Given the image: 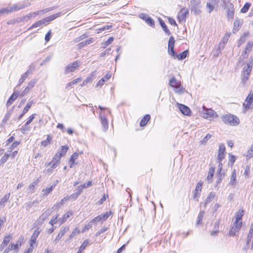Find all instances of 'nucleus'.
<instances>
[{
	"instance_id": "51",
	"label": "nucleus",
	"mask_w": 253,
	"mask_h": 253,
	"mask_svg": "<svg viewBox=\"0 0 253 253\" xmlns=\"http://www.w3.org/2000/svg\"><path fill=\"white\" fill-rule=\"evenodd\" d=\"M146 23L149 25L150 26L154 28L155 27V21L154 20L150 17V16L149 18H147L146 19Z\"/></svg>"
},
{
	"instance_id": "4",
	"label": "nucleus",
	"mask_w": 253,
	"mask_h": 253,
	"mask_svg": "<svg viewBox=\"0 0 253 253\" xmlns=\"http://www.w3.org/2000/svg\"><path fill=\"white\" fill-rule=\"evenodd\" d=\"M252 66L248 63L243 69L242 71V82L245 84L249 79V77L251 74Z\"/></svg>"
},
{
	"instance_id": "26",
	"label": "nucleus",
	"mask_w": 253,
	"mask_h": 253,
	"mask_svg": "<svg viewBox=\"0 0 253 253\" xmlns=\"http://www.w3.org/2000/svg\"><path fill=\"white\" fill-rule=\"evenodd\" d=\"M221 161H218V162L219 163L218 167L217 169V173H218V175H219V178H218V181H217V182H218V183H219L221 181L222 177H223L224 176V174H222L221 173V171L222 170V164L221 163Z\"/></svg>"
},
{
	"instance_id": "21",
	"label": "nucleus",
	"mask_w": 253,
	"mask_h": 253,
	"mask_svg": "<svg viewBox=\"0 0 253 253\" xmlns=\"http://www.w3.org/2000/svg\"><path fill=\"white\" fill-rule=\"evenodd\" d=\"M151 118L150 115L149 114L145 115L143 118L141 120L140 122V126L141 127H143L146 125L148 121Z\"/></svg>"
},
{
	"instance_id": "24",
	"label": "nucleus",
	"mask_w": 253,
	"mask_h": 253,
	"mask_svg": "<svg viewBox=\"0 0 253 253\" xmlns=\"http://www.w3.org/2000/svg\"><path fill=\"white\" fill-rule=\"evenodd\" d=\"M10 197V193L5 194L0 200V206L4 208L5 206V203L9 200Z\"/></svg>"
},
{
	"instance_id": "48",
	"label": "nucleus",
	"mask_w": 253,
	"mask_h": 253,
	"mask_svg": "<svg viewBox=\"0 0 253 253\" xmlns=\"http://www.w3.org/2000/svg\"><path fill=\"white\" fill-rule=\"evenodd\" d=\"M230 36V34H229V33L225 34L224 36L221 39V40L220 42L222 43V44H224L225 45V44H226V43L227 42H228V41L229 40V38Z\"/></svg>"
},
{
	"instance_id": "18",
	"label": "nucleus",
	"mask_w": 253,
	"mask_h": 253,
	"mask_svg": "<svg viewBox=\"0 0 253 253\" xmlns=\"http://www.w3.org/2000/svg\"><path fill=\"white\" fill-rule=\"evenodd\" d=\"M158 20L161 26L162 27V29H163L165 33L167 35H169L170 34V32L169 29L168 28L164 20L162 19L161 18H159Z\"/></svg>"
},
{
	"instance_id": "56",
	"label": "nucleus",
	"mask_w": 253,
	"mask_h": 253,
	"mask_svg": "<svg viewBox=\"0 0 253 253\" xmlns=\"http://www.w3.org/2000/svg\"><path fill=\"white\" fill-rule=\"evenodd\" d=\"M68 147L67 146H62L61 147V151L60 152H57L58 153L61 154V156H64L67 153V150H68Z\"/></svg>"
},
{
	"instance_id": "59",
	"label": "nucleus",
	"mask_w": 253,
	"mask_h": 253,
	"mask_svg": "<svg viewBox=\"0 0 253 253\" xmlns=\"http://www.w3.org/2000/svg\"><path fill=\"white\" fill-rule=\"evenodd\" d=\"M169 53L174 58H176V57L177 56V53L174 50L173 48H169L168 49Z\"/></svg>"
},
{
	"instance_id": "55",
	"label": "nucleus",
	"mask_w": 253,
	"mask_h": 253,
	"mask_svg": "<svg viewBox=\"0 0 253 253\" xmlns=\"http://www.w3.org/2000/svg\"><path fill=\"white\" fill-rule=\"evenodd\" d=\"M253 156V144L251 146L248 151L247 158L250 159Z\"/></svg>"
},
{
	"instance_id": "36",
	"label": "nucleus",
	"mask_w": 253,
	"mask_h": 253,
	"mask_svg": "<svg viewBox=\"0 0 253 253\" xmlns=\"http://www.w3.org/2000/svg\"><path fill=\"white\" fill-rule=\"evenodd\" d=\"M112 214L111 211H110L109 212H106L103 214H101L99 215V216L100 217V220L102 221H106L107 218L109 217L110 215Z\"/></svg>"
},
{
	"instance_id": "63",
	"label": "nucleus",
	"mask_w": 253,
	"mask_h": 253,
	"mask_svg": "<svg viewBox=\"0 0 253 253\" xmlns=\"http://www.w3.org/2000/svg\"><path fill=\"white\" fill-rule=\"evenodd\" d=\"M51 213V211L50 209L46 210L42 214L43 219H44L46 217L48 216Z\"/></svg>"
},
{
	"instance_id": "64",
	"label": "nucleus",
	"mask_w": 253,
	"mask_h": 253,
	"mask_svg": "<svg viewBox=\"0 0 253 253\" xmlns=\"http://www.w3.org/2000/svg\"><path fill=\"white\" fill-rule=\"evenodd\" d=\"M149 16L148 14L143 13H141L139 15V17L145 22L146 21L147 18H149Z\"/></svg>"
},
{
	"instance_id": "57",
	"label": "nucleus",
	"mask_w": 253,
	"mask_h": 253,
	"mask_svg": "<svg viewBox=\"0 0 253 253\" xmlns=\"http://www.w3.org/2000/svg\"><path fill=\"white\" fill-rule=\"evenodd\" d=\"M32 104V101H29L23 110V113H26L29 111V109L31 108Z\"/></svg>"
},
{
	"instance_id": "58",
	"label": "nucleus",
	"mask_w": 253,
	"mask_h": 253,
	"mask_svg": "<svg viewBox=\"0 0 253 253\" xmlns=\"http://www.w3.org/2000/svg\"><path fill=\"white\" fill-rule=\"evenodd\" d=\"M253 44L250 42H249L246 46V48L244 51H246V53H249L251 51L252 47Z\"/></svg>"
},
{
	"instance_id": "28",
	"label": "nucleus",
	"mask_w": 253,
	"mask_h": 253,
	"mask_svg": "<svg viewBox=\"0 0 253 253\" xmlns=\"http://www.w3.org/2000/svg\"><path fill=\"white\" fill-rule=\"evenodd\" d=\"M80 232L79 228L78 227H76L74 230L72 231L71 235L69 236V239H67L65 242H68L69 241L71 240L73 238H74L75 236H76L77 235L79 234Z\"/></svg>"
},
{
	"instance_id": "49",
	"label": "nucleus",
	"mask_w": 253,
	"mask_h": 253,
	"mask_svg": "<svg viewBox=\"0 0 253 253\" xmlns=\"http://www.w3.org/2000/svg\"><path fill=\"white\" fill-rule=\"evenodd\" d=\"M36 84L35 81H31L28 85L25 88V91L28 92L33 88Z\"/></svg>"
},
{
	"instance_id": "38",
	"label": "nucleus",
	"mask_w": 253,
	"mask_h": 253,
	"mask_svg": "<svg viewBox=\"0 0 253 253\" xmlns=\"http://www.w3.org/2000/svg\"><path fill=\"white\" fill-rule=\"evenodd\" d=\"M81 81V79L80 78H78L74 80L72 82H69L66 84V88L69 89V87H71L73 85L79 83Z\"/></svg>"
},
{
	"instance_id": "60",
	"label": "nucleus",
	"mask_w": 253,
	"mask_h": 253,
	"mask_svg": "<svg viewBox=\"0 0 253 253\" xmlns=\"http://www.w3.org/2000/svg\"><path fill=\"white\" fill-rule=\"evenodd\" d=\"M58 216L59 215H56L55 216H53L52 219L49 222V223L53 226L54 224L57 223Z\"/></svg>"
},
{
	"instance_id": "44",
	"label": "nucleus",
	"mask_w": 253,
	"mask_h": 253,
	"mask_svg": "<svg viewBox=\"0 0 253 253\" xmlns=\"http://www.w3.org/2000/svg\"><path fill=\"white\" fill-rule=\"evenodd\" d=\"M204 215H205L204 211H202L200 212V213L198 215V219H197V223H196L197 225H199V224H200L202 223L203 218L204 216Z\"/></svg>"
},
{
	"instance_id": "5",
	"label": "nucleus",
	"mask_w": 253,
	"mask_h": 253,
	"mask_svg": "<svg viewBox=\"0 0 253 253\" xmlns=\"http://www.w3.org/2000/svg\"><path fill=\"white\" fill-rule=\"evenodd\" d=\"M200 0H191L190 1V7L191 11L195 15L199 14L201 12L200 10Z\"/></svg>"
},
{
	"instance_id": "61",
	"label": "nucleus",
	"mask_w": 253,
	"mask_h": 253,
	"mask_svg": "<svg viewBox=\"0 0 253 253\" xmlns=\"http://www.w3.org/2000/svg\"><path fill=\"white\" fill-rule=\"evenodd\" d=\"M35 115H36V114H34L32 115L31 116H30L29 117L28 120L27 121V122H26V123L25 124V126H27L28 125H29L33 121V120L35 118Z\"/></svg>"
},
{
	"instance_id": "33",
	"label": "nucleus",
	"mask_w": 253,
	"mask_h": 253,
	"mask_svg": "<svg viewBox=\"0 0 253 253\" xmlns=\"http://www.w3.org/2000/svg\"><path fill=\"white\" fill-rule=\"evenodd\" d=\"M94 42V39L92 38H90L89 39L84 41V42H82L80 43H79V45L80 47L86 46L87 45H88L91 43H92Z\"/></svg>"
},
{
	"instance_id": "53",
	"label": "nucleus",
	"mask_w": 253,
	"mask_h": 253,
	"mask_svg": "<svg viewBox=\"0 0 253 253\" xmlns=\"http://www.w3.org/2000/svg\"><path fill=\"white\" fill-rule=\"evenodd\" d=\"M9 156L10 154L5 153L0 160V164L5 163L7 161Z\"/></svg>"
},
{
	"instance_id": "23",
	"label": "nucleus",
	"mask_w": 253,
	"mask_h": 253,
	"mask_svg": "<svg viewBox=\"0 0 253 253\" xmlns=\"http://www.w3.org/2000/svg\"><path fill=\"white\" fill-rule=\"evenodd\" d=\"M101 122L103 126V130L104 131H106L108 128V122L107 118L105 117L100 116Z\"/></svg>"
},
{
	"instance_id": "12",
	"label": "nucleus",
	"mask_w": 253,
	"mask_h": 253,
	"mask_svg": "<svg viewBox=\"0 0 253 253\" xmlns=\"http://www.w3.org/2000/svg\"><path fill=\"white\" fill-rule=\"evenodd\" d=\"M69 230L68 226H65L62 229L59 234L56 236V238L53 240V243L56 245L58 242L61 239V238L65 235V234Z\"/></svg>"
},
{
	"instance_id": "47",
	"label": "nucleus",
	"mask_w": 253,
	"mask_h": 253,
	"mask_svg": "<svg viewBox=\"0 0 253 253\" xmlns=\"http://www.w3.org/2000/svg\"><path fill=\"white\" fill-rule=\"evenodd\" d=\"M113 40L114 38L113 37H110L106 41L102 43V47L105 48L113 42Z\"/></svg>"
},
{
	"instance_id": "16",
	"label": "nucleus",
	"mask_w": 253,
	"mask_h": 253,
	"mask_svg": "<svg viewBox=\"0 0 253 253\" xmlns=\"http://www.w3.org/2000/svg\"><path fill=\"white\" fill-rule=\"evenodd\" d=\"M52 9V8H45V9H42V10H41L40 11H37L34 12L33 13H31L30 16H32V17H33V18H35L39 15H42L43 14L51 10Z\"/></svg>"
},
{
	"instance_id": "50",
	"label": "nucleus",
	"mask_w": 253,
	"mask_h": 253,
	"mask_svg": "<svg viewBox=\"0 0 253 253\" xmlns=\"http://www.w3.org/2000/svg\"><path fill=\"white\" fill-rule=\"evenodd\" d=\"M251 3H249V2H246L244 6L242 8V9H241V12H242V13H246L247 12L250 7L251 6Z\"/></svg>"
},
{
	"instance_id": "20",
	"label": "nucleus",
	"mask_w": 253,
	"mask_h": 253,
	"mask_svg": "<svg viewBox=\"0 0 253 253\" xmlns=\"http://www.w3.org/2000/svg\"><path fill=\"white\" fill-rule=\"evenodd\" d=\"M242 25V22L238 19H236L234 23L233 32L234 33L237 32Z\"/></svg>"
},
{
	"instance_id": "15",
	"label": "nucleus",
	"mask_w": 253,
	"mask_h": 253,
	"mask_svg": "<svg viewBox=\"0 0 253 253\" xmlns=\"http://www.w3.org/2000/svg\"><path fill=\"white\" fill-rule=\"evenodd\" d=\"M227 16L228 19H232L234 15V8L232 3H230L227 8Z\"/></svg>"
},
{
	"instance_id": "11",
	"label": "nucleus",
	"mask_w": 253,
	"mask_h": 253,
	"mask_svg": "<svg viewBox=\"0 0 253 253\" xmlns=\"http://www.w3.org/2000/svg\"><path fill=\"white\" fill-rule=\"evenodd\" d=\"M225 147L224 144H220L219 146L218 153L217 155V161H221L225 156Z\"/></svg>"
},
{
	"instance_id": "43",
	"label": "nucleus",
	"mask_w": 253,
	"mask_h": 253,
	"mask_svg": "<svg viewBox=\"0 0 253 253\" xmlns=\"http://www.w3.org/2000/svg\"><path fill=\"white\" fill-rule=\"evenodd\" d=\"M49 166L50 167L45 170V173L49 175L52 173L53 170L57 167V165L52 164H50Z\"/></svg>"
},
{
	"instance_id": "17",
	"label": "nucleus",
	"mask_w": 253,
	"mask_h": 253,
	"mask_svg": "<svg viewBox=\"0 0 253 253\" xmlns=\"http://www.w3.org/2000/svg\"><path fill=\"white\" fill-rule=\"evenodd\" d=\"M79 156V154L77 152L74 153L70 158L69 160V167L72 168L74 165L76 164V160Z\"/></svg>"
},
{
	"instance_id": "42",
	"label": "nucleus",
	"mask_w": 253,
	"mask_h": 253,
	"mask_svg": "<svg viewBox=\"0 0 253 253\" xmlns=\"http://www.w3.org/2000/svg\"><path fill=\"white\" fill-rule=\"evenodd\" d=\"M12 238V236L11 235L9 234L6 235L4 237L2 243L4 245H6L7 246Z\"/></svg>"
},
{
	"instance_id": "2",
	"label": "nucleus",
	"mask_w": 253,
	"mask_h": 253,
	"mask_svg": "<svg viewBox=\"0 0 253 253\" xmlns=\"http://www.w3.org/2000/svg\"><path fill=\"white\" fill-rule=\"evenodd\" d=\"M222 121L225 124L231 126L238 125L240 123L239 118L233 115L228 114L222 117Z\"/></svg>"
},
{
	"instance_id": "6",
	"label": "nucleus",
	"mask_w": 253,
	"mask_h": 253,
	"mask_svg": "<svg viewBox=\"0 0 253 253\" xmlns=\"http://www.w3.org/2000/svg\"><path fill=\"white\" fill-rule=\"evenodd\" d=\"M80 62L77 60L72 62L71 64L67 65L65 67V74H67L68 73L73 72L76 70V69L79 67L80 65Z\"/></svg>"
},
{
	"instance_id": "52",
	"label": "nucleus",
	"mask_w": 253,
	"mask_h": 253,
	"mask_svg": "<svg viewBox=\"0 0 253 253\" xmlns=\"http://www.w3.org/2000/svg\"><path fill=\"white\" fill-rule=\"evenodd\" d=\"M42 25V23L41 22V20H39L35 23H34L30 27L28 28V30H31L34 28L40 27Z\"/></svg>"
},
{
	"instance_id": "9",
	"label": "nucleus",
	"mask_w": 253,
	"mask_h": 253,
	"mask_svg": "<svg viewBox=\"0 0 253 253\" xmlns=\"http://www.w3.org/2000/svg\"><path fill=\"white\" fill-rule=\"evenodd\" d=\"M189 14L188 9H181L178 13L177 18L180 23L185 22Z\"/></svg>"
},
{
	"instance_id": "54",
	"label": "nucleus",
	"mask_w": 253,
	"mask_h": 253,
	"mask_svg": "<svg viewBox=\"0 0 253 253\" xmlns=\"http://www.w3.org/2000/svg\"><path fill=\"white\" fill-rule=\"evenodd\" d=\"M51 139V137H50L49 135H47V138L42 141V145L44 147L46 146L48 144H49Z\"/></svg>"
},
{
	"instance_id": "27",
	"label": "nucleus",
	"mask_w": 253,
	"mask_h": 253,
	"mask_svg": "<svg viewBox=\"0 0 253 253\" xmlns=\"http://www.w3.org/2000/svg\"><path fill=\"white\" fill-rule=\"evenodd\" d=\"M55 188V185H52L49 187H47L46 188L43 189L42 192H43L42 195L43 196H45L50 193L53 189Z\"/></svg>"
},
{
	"instance_id": "46",
	"label": "nucleus",
	"mask_w": 253,
	"mask_h": 253,
	"mask_svg": "<svg viewBox=\"0 0 253 253\" xmlns=\"http://www.w3.org/2000/svg\"><path fill=\"white\" fill-rule=\"evenodd\" d=\"M211 135L207 134L200 141L201 145H205L208 141L211 138Z\"/></svg>"
},
{
	"instance_id": "40",
	"label": "nucleus",
	"mask_w": 253,
	"mask_h": 253,
	"mask_svg": "<svg viewBox=\"0 0 253 253\" xmlns=\"http://www.w3.org/2000/svg\"><path fill=\"white\" fill-rule=\"evenodd\" d=\"M214 196H215V195L213 192H210L209 193L208 196L206 199V202L205 203L204 206L206 207V205L208 203H210L212 201V200L213 199V198H214Z\"/></svg>"
},
{
	"instance_id": "10",
	"label": "nucleus",
	"mask_w": 253,
	"mask_h": 253,
	"mask_svg": "<svg viewBox=\"0 0 253 253\" xmlns=\"http://www.w3.org/2000/svg\"><path fill=\"white\" fill-rule=\"evenodd\" d=\"M177 105L180 111L182 114L188 116L191 115V111L188 106L179 103H177Z\"/></svg>"
},
{
	"instance_id": "32",
	"label": "nucleus",
	"mask_w": 253,
	"mask_h": 253,
	"mask_svg": "<svg viewBox=\"0 0 253 253\" xmlns=\"http://www.w3.org/2000/svg\"><path fill=\"white\" fill-rule=\"evenodd\" d=\"M244 215V211L243 210H239L236 214V220L235 221L236 222H242V217Z\"/></svg>"
},
{
	"instance_id": "25",
	"label": "nucleus",
	"mask_w": 253,
	"mask_h": 253,
	"mask_svg": "<svg viewBox=\"0 0 253 253\" xmlns=\"http://www.w3.org/2000/svg\"><path fill=\"white\" fill-rule=\"evenodd\" d=\"M214 173V168L211 167L209 169L208 176L207 177V180L208 183H210L212 181V179Z\"/></svg>"
},
{
	"instance_id": "8",
	"label": "nucleus",
	"mask_w": 253,
	"mask_h": 253,
	"mask_svg": "<svg viewBox=\"0 0 253 253\" xmlns=\"http://www.w3.org/2000/svg\"><path fill=\"white\" fill-rule=\"evenodd\" d=\"M63 14L62 12H59L58 13H56L55 14H54L52 15H50L48 17H47L42 20H41V22L42 23V25H47L50 22L54 20L56 18L59 17Z\"/></svg>"
},
{
	"instance_id": "19",
	"label": "nucleus",
	"mask_w": 253,
	"mask_h": 253,
	"mask_svg": "<svg viewBox=\"0 0 253 253\" xmlns=\"http://www.w3.org/2000/svg\"><path fill=\"white\" fill-rule=\"evenodd\" d=\"M236 171L235 169H234L232 172V175L230 182L229 183V185L234 186L236 184Z\"/></svg>"
},
{
	"instance_id": "14",
	"label": "nucleus",
	"mask_w": 253,
	"mask_h": 253,
	"mask_svg": "<svg viewBox=\"0 0 253 253\" xmlns=\"http://www.w3.org/2000/svg\"><path fill=\"white\" fill-rule=\"evenodd\" d=\"M61 157V154L57 153L52 159L51 161L48 163H46L45 166L46 167H48L52 164L57 165V166Z\"/></svg>"
},
{
	"instance_id": "31",
	"label": "nucleus",
	"mask_w": 253,
	"mask_h": 253,
	"mask_svg": "<svg viewBox=\"0 0 253 253\" xmlns=\"http://www.w3.org/2000/svg\"><path fill=\"white\" fill-rule=\"evenodd\" d=\"M174 91L175 92L178 93V94H182L183 93L184 90V88H183L180 83L178 84L174 88Z\"/></svg>"
},
{
	"instance_id": "37",
	"label": "nucleus",
	"mask_w": 253,
	"mask_h": 253,
	"mask_svg": "<svg viewBox=\"0 0 253 253\" xmlns=\"http://www.w3.org/2000/svg\"><path fill=\"white\" fill-rule=\"evenodd\" d=\"M16 98V93H13V94L10 96L6 102L7 106L11 105Z\"/></svg>"
},
{
	"instance_id": "7",
	"label": "nucleus",
	"mask_w": 253,
	"mask_h": 253,
	"mask_svg": "<svg viewBox=\"0 0 253 253\" xmlns=\"http://www.w3.org/2000/svg\"><path fill=\"white\" fill-rule=\"evenodd\" d=\"M242 222H236V221H235L229 230V235L231 236H235L236 233L238 232L240 230L242 227Z\"/></svg>"
},
{
	"instance_id": "30",
	"label": "nucleus",
	"mask_w": 253,
	"mask_h": 253,
	"mask_svg": "<svg viewBox=\"0 0 253 253\" xmlns=\"http://www.w3.org/2000/svg\"><path fill=\"white\" fill-rule=\"evenodd\" d=\"M40 181V178H38L30 184L29 186V189L31 191V192H34L35 186L38 184Z\"/></svg>"
},
{
	"instance_id": "62",
	"label": "nucleus",
	"mask_w": 253,
	"mask_h": 253,
	"mask_svg": "<svg viewBox=\"0 0 253 253\" xmlns=\"http://www.w3.org/2000/svg\"><path fill=\"white\" fill-rule=\"evenodd\" d=\"M101 221L100 220V217L98 215L97 216L93 218L90 222L91 223H95V224H97L98 222H100Z\"/></svg>"
},
{
	"instance_id": "1",
	"label": "nucleus",
	"mask_w": 253,
	"mask_h": 253,
	"mask_svg": "<svg viewBox=\"0 0 253 253\" xmlns=\"http://www.w3.org/2000/svg\"><path fill=\"white\" fill-rule=\"evenodd\" d=\"M30 4L19 3L14 4L10 8H4L0 10V15L4 13H8L9 12L17 11L28 6Z\"/></svg>"
},
{
	"instance_id": "39",
	"label": "nucleus",
	"mask_w": 253,
	"mask_h": 253,
	"mask_svg": "<svg viewBox=\"0 0 253 253\" xmlns=\"http://www.w3.org/2000/svg\"><path fill=\"white\" fill-rule=\"evenodd\" d=\"M89 241L88 240H84L81 246L80 247V249L78 252V253H81L83 251H84L85 248L88 245Z\"/></svg>"
},
{
	"instance_id": "13",
	"label": "nucleus",
	"mask_w": 253,
	"mask_h": 253,
	"mask_svg": "<svg viewBox=\"0 0 253 253\" xmlns=\"http://www.w3.org/2000/svg\"><path fill=\"white\" fill-rule=\"evenodd\" d=\"M203 183L200 181L197 183L196 188L194 190V199H196V201H198V198L199 197L200 195V192L202 189Z\"/></svg>"
},
{
	"instance_id": "35",
	"label": "nucleus",
	"mask_w": 253,
	"mask_h": 253,
	"mask_svg": "<svg viewBox=\"0 0 253 253\" xmlns=\"http://www.w3.org/2000/svg\"><path fill=\"white\" fill-rule=\"evenodd\" d=\"M180 82L177 81L174 77H173L169 81V85L170 86L174 88Z\"/></svg>"
},
{
	"instance_id": "41",
	"label": "nucleus",
	"mask_w": 253,
	"mask_h": 253,
	"mask_svg": "<svg viewBox=\"0 0 253 253\" xmlns=\"http://www.w3.org/2000/svg\"><path fill=\"white\" fill-rule=\"evenodd\" d=\"M253 237V223H252L251 228L249 231V234L247 236V244L251 241V239Z\"/></svg>"
},
{
	"instance_id": "34",
	"label": "nucleus",
	"mask_w": 253,
	"mask_h": 253,
	"mask_svg": "<svg viewBox=\"0 0 253 253\" xmlns=\"http://www.w3.org/2000/svg\"><path fill=\"white\" fill-rule=\"evenodd\" d=\"M248 57V53H246V51H243L242 55L239 57L237 64L239 65L241 63H244V60L247 58Z\"/></svg>"
},
{
	"instance_id": "45",
	"label": "nucleus",
	"mask_w": 253,
	"mask_h": 253,
	"mask_svg": "<svg viewBox=\"0 0 253 253\" xmlns=\"http://www.w3.org/2000/svg\"><path fill=\"white\" fill-rule=\"evenodd\" d=\"M174 39L173 36H171L168 42V49L173 48L174 46Z\"/></svg>"
},
{
	"instance_id": "22",
	"label": "nucleus",
	"mask_w": 253,
	"mask_h": 253,
	"mask_svg": "<svg viewBox=\"0 0 253 253\" xmlns=\"http://www.w3.org/2000/svg\"><path fill=\"white\" fill-rule=\"evenodd\" d=\"M73 214V212L71 211H68L61 218H60L58 219L59 221L60 222V224H61L65 222L67 219Z\"/></svg>"
},
{
	"instance_id": "3",
	"label": "nucleus",
	"mask_w": 253,
	"mask_h": 253,
	"mask_svg": "<svg viewBox=\"0 0 253 253\" xmlns=\"http://www.w3.org/2000/svg\"><path fill=\"white\" fill-rule=\"evenodd\" d=\"M203 117L211 120L217 117L216 112L211 108H207L205 106H203Z\"/></svg>"
},
{
	"instance_id": "29",
	"label": "nucleus",
	"mask_w": 253,
	"mask_h": 253,
	"mask_svg": "<svg viewBox=\"0 0 253 253\" xmlns=\"http://www.w3.org/2000/svg\"><path fill=\"white\" fill-rule=\"evenodd\" d=\"M188 54V51L187 50H184L179 54H177L176 58L178 59L179 60H182L184 59Z\"/></svg>"
}]
</instances>
